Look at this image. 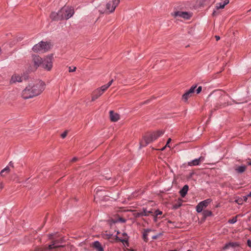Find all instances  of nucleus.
Returning <instances> with one entry per match:
<instances>
[{"label":"nucleus","mask_w":251,"mask_h":251,"mask_svg":"<svg viewBox=\"0 0 251 251\" xmlns=\"http://www.w3.org/2000/svg\"><path fill=\"white\" fill-rule=\"evenodd\" d=\"M45 86V83L41 79H31L22 91V97L26 100L38 96L44 91Z\"/></svg>","instance_id":"f257e3e1"},{"label":"nucleus","mask_w":251,"mask_h":251,"mask_svg":"<svg viewBox=\"0 0 251 251\" xmlns=\"http://www.w3.org/2000/svg\"><path fill=\"white\" fill-rule=\"evenodd\" d=\"M120 0H112L106 3L105 5V9L103 11H100V13H112L114 12L116 8L119 4Z\"/></svg>","instance_id":"f03ea898"},{"label":"nucleus","mask_w":251,"mask_h":251,"mask_svg":"<svg viewBox=\"0 0 251 251\" xmlns=\"http://www.w3.org/2000/svg\"><path fill=\"white\" fill-rule=\"evenodd\" d=\"M67 11L65 9H61L58 12H52L50 15V18L52 21L68 20L69 16H62V12H67Z\"/></svg>","instance_id":"7ed1b4c3"},{"label":"nucleus","mask_w":251,"mask_h":251,"mask_svg":"<svg viewBox=\"0 0 251 251\" xmlns=\"http://www.w3.org/2000/svg\"><path fill=\"white\" fill-rule=\"evenodd\" d=\"M52 54L47 56L44 60H43V63L41 64L42 68L48 71H50L52 67Z\"/></svg>","instance_id":"20e7f679"},{"label":"nucleus","mask_w":251,"mask_h":251,"mask_svg":"<svg viewBox=\"0 0 251 251\" xmlns=\"http://www.w3.org/2000/svg\"><path fill=\"white\" fill-rule=\"evenodd\" d=\"M41 45H42V46H46V47H45L46 48L45 49H46V50H50L51 48V47L52 46L51 43L50 42H45L41 41L40 43H39L38 44H37L33 46V47L32 48L33 50L35 52H37L42 51V48H41Z\"/></svg>","instance_id":"39448f33"},{"label":"nucleus","mask_w":251,"mask_h":251,"mask_svg":"<svg viewBox=\"0 0 251 251\" xmlns=\"http://www.w3.org/2000/svg\"><path fill=\"white\" fill-rule=\"evenodd\" d=\"M27 79L28 76L25 75L24 76H21L19 75L14 74L11 77L10 83L13 84L16 82H21Z\"/></svg>","instance_id":"423d86ee"},{"label":"nucleus","mask_w":251,"mask_h":251,"mask_svg":"<svg viewBox=\"0 0 251 251\" xmlns=\"http://www.w3.org/2000/svg\"><path fill=\"white\" fill-rule=\"evenodd\" d=\"M172 15L175 17H180L183 18L185 19H189L192 16V14L191 13H189L187 12H183V11H176L173 14H172Z\"/></svg>","instance_id":"0eeeda50"},{"label":"nucleus","mask_w":251,"mask_h":251,"mask_svg":"<svg viewBox=\"0 0 251 251\" xmlns=\"http://www.w3.org/2000/svg\"><path fill=\"white\" fill-rule=\"evenodd\" d=\"M197 87V85L192 86L190 89L186 92L182 96V99L185 102H186L188 99L192 97V94L194 93L195 90Z\"/></svg>","instance_id":"6e6552de"},{"label":"nucleus","mask_w":251,"mask_h":251,"mask_svg":"<svg viewBox=\"0 0 251 251\" xmlns=\"http://www.w3.org/2000/svg\"><path fill=\"white\" fill-rule=\"evenodd\" d=\"M211 201L210 199H207L200 202L196 206V210L198 213L201 212L204 207H206Z\"/></svg>","instance_id":"1a4fd4ad"},{"label":"nucleus","mask_w":251,"mask_h":251,"mask_svg":"<svg viewBox=\"0 0 251 251\" xmlns=\"http://www.w3.org/2000/svg\"><path fill=\"white\" fill-rule=\"evenodd\" d=\"M154 140L152 138V137L150 134L145 135L143 138V140L140 142V148L141 146H146L147 145L152 142Z\"/></svg>","instance_id":"9d476101"},{"label":"nucleus","mask_w":251,"mask_h":251,"mask_svg":"<svg viewBox=\"0 0 251 251\" xmlns=\"http://www.w3.org/2000/svg\"><path fill=\"white\" fill-rule=\"evenodd\" d=\"M32 61L34 63V66L35 67V69H37V68L41 65L43 63V60L41 57H40L39 55H33L32 56Z\"/></svg>","instance_id":"9b49d317"},{"label":"nucleus","mask_w":251,"mask_h":251,"mask_svg":"<svg viewBox=\"0 0 251 251\" xmlns=\"http://www.w3.org/2000/svg\"><path fill=\"white\" fill-rule=\"evenodd\" d=\"M235 172L237 174H242L244 173L247 169V166L242 165L241 166L235 165L233 167Z\"/></svg>","instance_id":"f8f14e48"},{"label":"nucleus","mask_w":251,"mask_h":251,"mask_svg":"<svg viewBox=\"0 0 251 251\" xmlns=\"http://www.w3.org/2000/svg\"><path fill=\"white\" fill-rule=\"evenodd\" d=\"M109 118L111 121L116 122L120 119V115L118 113H115L113 110L109 112Z\"/></svg>","instance_id":"ddd939ff"},{"label":"nucleus","mask_w":251,"mask_h":251,"mask_svg":"<svg viewBox=\"0 0 251 251\" xmlns=\"http://www.w3.org/2000/svg\"><path fill=\"white\" fill-rule=\"evenodd\" d=\"M61 9H65V10L67 11V12H62V16L67 17L69 16L68 19L71 18L73 15L74 14V10L73 8H71V7L64 6L62 7Z\"/></svg>","instance_id":"4468645a"},{"label":"nucleus","mask_w":251,"mask_h":251,"mask_svg":"<svg viewBox=\"0 0 251 251\" xmlns=\"http://www.w3.org/2000/svg\"><path fill=\"white\" fill-rule=\"evenodd\" d=\"M118 222L124 223L126 222V220L122 217H119L118 218H115L114 219H111L107 220V223L110 225L111 226L113 224H115Z\"/></svg>","instance_id":"2eb2a0df"},{"label":"nucleus","mask_w":251,"mask_h":251,"mask_svg":"<svg viewBox=\"0 0 251 251\" xmlns=\"http://www.w3.org/2000/svg\"><path fill=\"white\" fill-rule=\"evenodd\" d=\"M102 95V94L98 89H96L92 94L91 101H94Z\"/></svg>","instance_id":"dca6fc26"},{"label":"nucleus","mask_w":251,"mask_h":251,"mask_svg":"<svg viewBox=\"0 0 251 251\" xmlns=\"http://www.w3.org/2000/svg\"><path fill=\"white\" fill-rule=\"evenodd\" d=\"M93 247L97 250V251H104L100 243L98 241L93 243Z\"/></svg>","instance_id":"f3484780"},{"label":"nucleus","mask_w":251,"mask_h":251,"mask_svg":"<svg viewBox=\"0 0 251 251\" xmlns=\"http://www.w3.org/2000/svg\"><path fill=\"white\" fill-rule=\"evenodd\" d=\"M164 133V131L162 130H158L156 132H153L151 135L153 139L155 140L156 139H157L159 136H160L161 135H162Z\"/></svg>","instance_id":"a211bd4d"},{"label":"nucleus","mask_w":251,"mask_h":251,"mask_svg":"<svg viewBox=\"0 0 251 251\" xmlns=\"http://www.w3.org/2000/svg\"><path fill=\"white\" fill-rule=\"evenodd\" d=\"M189 187L187 185H185L180 190L179 193L182 197H184L187 193Z\"/></svg>","instance_id":"6ab92c4d"},{"label":"nucleus","mask_w":251,"mask_h":251,"mask_svg":"<svg viewBox=\"0 0 251 251\" xmlns=\"http://www.w3.org/2000/svg\"><path fill=\"white\" fill-rule=\"evenodd\" d=\"M239 244L237 242H229L227 244H226L225 246L223 248V250H226L229 247H231L232 248H235L236 247H238Z\"/></svg>","instance_id":"aec40b11"},{"label":"nucleus","mask_w":251,"mask_h":251,"mask_svg":"<svg viewBox=\"0 0 251 251\" xmlns=\"http://www.w3.org/2000/svg\"><path fill=\"white\" fill-rule=\"evenodd\" d=\"M102 191L101 187H98L95 190V194L94 195V201H95L97 198H100V195L99 193L102 192Z\"/></svg>","instance_id":"412c9836"},{"label":"nucleus","mask_w":251,"mask_h":251,"mask_svg":"<svg viewBox=\"0 0 251 251\" xmlns=\"http://www.w3.org/2000/svg\"><path fill=\"white\" fill-rule=\"evenodd\" d=\"M151 231L150 229H144L143 234V239L146 242H148V233Z\"/></svg>","instance_id":"4be33fe9"},{"label":"nucleus","mask_w":251,"mask_h":251,"mask_svg":"<svg viewBox=\"0 0 251 251\" xmlns=\"http://www.w3.org/2000/svg\"><path fill=\"white\" fill-rule=\"evenodd\" d=\"M182 200L181 199H178V200L173 204V208L175 209L178 208L182 205Z\"/></svg>","instance_id":"5701e85b"},{"label":"nucleus","mask_w":251,"mask_h":251,"mask_svg":"<svg viewBox=\"0 0 251 251\" xmlns=\"http://www.w3.org/2000/svg\"><path fill=\"white\" fill-rule=\"evenodd\" d=\"M55 245V242H51V244L49 245L48 247L45 248V250L48 251H53V249H55L54 245Z\"/></svg>","instance_id":"b1692460"},{"label":"nucleus","mask_w":251,"mask_h":251,"mask_svg":"<svg viewBox=\"0 0 251 251\" xmlns=\"http://www.w3.org/2000/svg\"><path fill=\"white\" fill-rule=\"evenodd\" d=\"M199 164L200 161L198 159H194L192 161L188 162V165L190 166L198 165Z\"/></svg>","instance_id":"393cba45"},{"label":"nucleus","mask_w":251,"mask_h":251,"mask_svg":"<svg viewBox=\"0 0 251 251\" xmlns=\"http://www.w3.org/2000/svg\"><path fill=\"white\" fill-rule=\"evenodd\" d=\"M109 87L107 86V85H104L102 86L101 87L97 88L102 94H103Z\"/></svg>","instance_id":"a878e982"},{"label":"nucleus","mask_w":251,"mask_h":251,"mask_svg":"<svg viewBox=\"0 0 251 251\" xmlns=\"http://www.w3.org/2000/svg\"><path fill=\"white\" fill-rule=\"evenodd\" d=\"M143 213V216H149L150 214H152L153 212L151 210L148 211L147 209H143V211H142Z\"/></svg>","instance_id":"bb28decb"},{"label":"nucleus","mask_w":251,"mask_h":251,"mask_svg":"<svg viewBox=\"0 0 251 251\" xmlns=\"http://www.w3.org/2000/svg\"><path fill=\"white\" fill-rule=\"evenodd\" d=\"M212 214V212L209 210H204L203 212V215L204 217L210 216Z\"/></svg>","instance_id":"cd10ccee"},{"label":"nucleus","mask_w":251,"mask_h":251,"mask_svg":"<svg viewBox=\"0 0 251 251\" xmlns=\"http://www.w3.org/2000/svg\"><path fill=\"white\" fill-rule=\"evenodd\" d=\"M237 216L233 217L232 219L228 220V223L230 224H234L237 222Z\"/></svg>","instance_id":"c85d7f7f"},{"label":"nucleus","mask_w":251,"mask_h":251,"mask_svg":"<svg viewBox=\"0 0 251 251\" xmlns=\"http://www.w3.org/2000/svg\"><path fill=\"white\" fill-rule=\"evenodd\" d=\"M134 215L135 217H136V218H138V217H140L143 216V213H142V211L135 212L134 213Z\"/></svg>","instance_id":"c756f323"},{"label":"nucleus","mask_w":251,"mask_h":251,"mask_svg":"<svg viewBox=\"0 0 251 251\" xmlns=\"http://www.w3.org/2000/svg\"><path fill=\"white\" fill-rule=\"evenodd\" d=\"M162 214V212L159 210H156L155 211V216L154 217V220L156 221L157 216L159 215H161Z\"/></svg>","instance_id":"7c9ffc66"},{"label":"nucleus","mask_w":251,"mask_h":251,"mask_svg":"<svg viewBox=\"0 0 251 251\" xmlns=\"http://www.w3.org/2000/svg\"><path fill=\"white\" fill-rule=\"evenodd\" d=\"M235 201L239 204H242L243 202V200L242 198H240L236 200Z\"/></svg>","instance_id":"2f4dec72"},{"label":"nucleus","mask_w":251,"mask_h":251,"mask_svg":"<svg viewBox=\"0 0 251 251\" xmlns=\"http://www.w3.org/2000/svg\"><path fill=\"white\" fill-rule=\"evenodd\" d=\"M112 234H108V233H104L103 234V237L105 238V239H109L110 238H111V236H112Z\"/></svg>","instance_id":"473e14b6"},{"label":"nucleus","mask_w":251,"mask_h":251,"mask_svg":"<svg viewBox=\"0 0 251 251\" xmlns=\"http://www.w3.org/2000/svg\"><path fill=\"white\" fill-rule=\"evenodd\" d=\"M64 239L63 238H61V239L60 240H52L51 242H55V245L58 244V243H62L64 242Z\"/></svg>","instance_id":"72a5a7b5"},{"label":"nucleus","mask_w":251,"mask_h":251,"mask_svg":"<svg viewBox=\"0 0 251 251\" xmlns=\"http://www.w3.org/2000/svg\"><path fill=\"white\" fill-rule=\"evenodd\" d=\"M225 5L223 4H222L221 3H218L216 5V9H223L225 7Z\"/></svg>","instance_id":"f704fd0d"},{"label":"nucleus","mask_w":251,"mask_h":251,"mask_svg":"<svg viewBox=\"0 0 251 251\" xmlns=\"http://www.w3.org/2000/svg\"><path fill=\"white\" fill-rule=\"evenodd\" d=\"M10 171V168L8 166L6 167L4 169L2 170V172H6L7 173H9Z\"/></svg>","instance_id":"c9c22d12"},{"label":"nucleus","mask_w":251,"mask_h":251,"mask_svg":"<svg viewBox=\"0 0 251 251\" xmlns=\"http://www.w3.org/2000/svg\"><path fill=\"white\" fill-rule=\"evenodd\" d=\"M68 131L67 130L65 131L63 133L61 134V136L62 138H64L67 135Z\"/></svg>","instance_id":"e433bc0d"},{"label":"nucleus","mask_w":251,"mask_h":251,"mask_svg":"<svg viewBox=\"0 0 251 251\" xmlns=\"http://www.w3.org/2000/svg\"><path fill=\"white\" fill-rule=\"evenodd\" d=\"M208 0H200V5L203 6L205 4V2Z\"/></svg>","instance_id":"4c0bfd02"},{"label":"nucleus","mask_w":251,"mask_h":251,"mask_svg":"<svg viewBox=\"0 0 251 251\" xmlns=\"http://www.w3.org/2000/svg\"><path fill=\"white\" fill-rule=\"evenodd\" d=\"M120 242H122L123 243H126L127 246H128V242L127 239H121L120 240Z\"/></svg>","instance_id":"58836bf2"},{"label":"nucleus","mask_w":251,"mask_h":251,"mask_svg":"<svg viewBox=\"0 0 251 251\" xmlns=\"http://www.w3.org/2000/svg\"><path fill=\"white\" fill-rule=\"evenodd\" d=\"M201 90H202V87L199 86L196 90L197 93L199 94L201 91Z\"/></svg>","instance_id":"ea45409f"},{"label":"nucleus","mask_w":251,"mask_h":251,"mask_svg":"<svg viewBox=\"0 0 251 251\" xmlns=\"http://www.w3.org/2000/svg\"><path fill=\"white\" fill-rule=\"evenodd\" d=\"M54 235V233H51V234H48V238L49 239L52 240V239H53Z\"/></svg>","instance_id":"a19ab883"},{"label":"nucleus","mask_w":251,"mask_h":251,"mask_svg":"<svg viewBox=\"0 0 251 251\" xmlns=\"http://www.w3.org/2000/svg\"><path fill=\"white\" fill-rule=\"evenodd\" d=\"M76 67H74L73 68V69H72L71 67H69V72H74L76 70Z\"/></svg>","instance_id":"79ce46f5"},{"label":"nucleus","mask_w":251,"mask_h":251,"mask_svg":"<svg viewBox=\"0 0 251 251\" xmlns=\"http://www.w3.org/2000/svg\"><path fill=\"white\" fill-rule=\"evenodd\" d=\"M65 246V245H54V248L55 249H57V248H64Z\"/></svg>","instance_id":"37998d69"},{"label":"nucleus","mask_w":251,"mask_h":251,"mask_svg":"<svg viewBox=\"0 0 251 251\" xmlns=\"http://www.w3.org/2000/svg\"><path fill=\"white\" fill-rule=\"evenodd\" d=\"M41 45V48H42V50H43L44 52H46V51H48L49 50H46V49H45L46 47V46H42V45Z\"/></svg>","instance_id":"c03bdc74"},{"label":"nucleus","mask_w":251,"mask_h":251,"mask_svg":"<svg viewBox=\"0 0 251 251\" xmlns=\"http://www.w3.org/2000/svg\"><path fill=\"white\" fill-rule=\"evenodd\" d=\"M171 138H169L168 139V141L167 142V143H166L165 146L167 147H170L169 144L171 142Z\"/></svg>","instance_id":"a18cd8bd"},{"label":"nucleus","mask_w":251,"mask_h":251,"mask_svg":"<svg viewBox=\"0 0 251 251\" xmlns=\"http://www.w3.org/2000/svg\"><path fill=\"white\" fill-rule=\"evenodd\" d=\"M113 82V80L112 79L111 80H110L106 85H107V86L108 87H109L110 86V85L112 84V82Z\"/></svg>","instance_id":"49530a36"},{"label":"nucleus","mask_w":251,"mask_h":251,"mask_svg":"<svg viewBox=\"0 0 251 251\" xmlns=\"http://www.w3.org/2000/svg\"><path fill=\"white\" fill-rule=\"evenodd\" d=\"M229 2V0H225L224 1V5L225 6H226V4H228Z\"/></svg>","instance_id":"de8ad7c7"},{"label":"nucleus","mask_w":251,"mask_h":251,"mask_svg":"<svg viewBox=\"0 0 251 251\" xmlns=\"http://www.w3.org/2000/svg\"><path fill=\"white\" fill-rule=\"evenodd\" d=\"M247 244L249 247H251V240H248L247 241Z\"/></svg>","instance_id":"09e8293b"},{"label":"nucleus","mask_w":251,"mask_h":251,"mask_svg":"<svg viewBox=\"0 0 251 251\" xmlns=\"http://www.w3.org/2000/svg\"><path fill=\"white\" fill-rule=\"evenodd\" d=\"M248 196H244V197H243V198H242V199H243V201H247V199H248Z\"/></svg>","instance_id":"8fccbe9b"},{"label":"nucleus","mask_w":251,"mask_h":251,"mask_svg":"<svg viewBox=\"0 0 251 251\" xmlns=\"http://www.w3.org/2000/svg\"><path fill=\"white\" fill-rule=\"evenodd\" d=\"M77 159H77V157H75L73 158V159H72L71 161L72 162H75V161H76L77 160Z\"/></svg>","instance_id":"3c124183"},{"label":"nucleus","mask_w":251,"mask_h":251,"mask_svg":"<svg viewBox=\"0 0 251 251\" xmlns=\"http://www.w3.org/2000/svg\"><path fill=\"white\" fill-rule=\"evenodd\" d=\"M215 37L217 41H219L220 39V37L219 36L216 35Z\"/></svg>","instance_id":"603ef678"},{"label":"nucleus","mask_w":251,"mask_h":251,"mask_svg":"<svg viewBox=\"0 0 251 251\" xmlns=\"http://www.w3.org/2000/svg\"><path fill=\"white\" fill-rule=\"evenodd\" d=\"M204 159V157H202V156H201L199 158H198V159L199 160V161L200 162L201 161H202Z\"/></svg>","instance_id":"864d4df0"},{"label":"nucleus","mask_w":251,"mask_h":251,"mask_svg":"<svg viewBox=\"0 0 251 251\" xmlns=\"http://www.w3.org/2000/svg\"><path fill=\"white\" fill-rule=\"evenodd\" d=\"M231 103H229L228 102H227V103H225L223 104L224 106H226L227 105H231Z\"/></svg>","instance_id":"5fc2aeb1"},{"label":"nucleus","mask_w":251,"mask_h":251,"mask_svg":"<svg viewBox=\"0 0 251 251\" xmlns=\"http://www.w3.org/2000/svg\"><path fill=\"white\" fill-rule=\"evenodd\" d=\"M217 15V12L216 11H214L212 13V16H214Z\"/></svg>","instance_id":"6e6d98bb"},{"label":"nucleus","mask_w":251,"mask_h":251,"mask_svg":"<svg viewBox=\"0 0 251 251\" xmlns=\"http://www.w3.org/2000/svg\"><path fill=\"white\" fill-rule=\"evenodd\" d=\"M3 185H2V183H0V189H3Z\"/></svg>","instance_id":"4d7b16f0"},{"label":"nucleus","mask_w":251,"mask_h":251,"mask_svg":"<svg viewBox=\"0 0 251 251\" xmlns=\"http://www.w3.org/2000/svg\"><path fill=\"white\" fill-rule=\"evenodd\" d=\"M116 240L120 241L121 239L119 238L117 236H116Z\"/></svg>","instance_id":"13d9d810"},{"label":"nucleus","mask_w":251,"mask_h":251,"mask_svg":"<svg viewBox=\"0 0 251 251\" xmlns=\"http://www.w3.org/2000/svg\"><path fill=\"white\" fill-rule=\"evenodd\" d=\"M247 164L248 165H251V161H248V162H247Z\"/></svg>","instance_id":"bf43d9fd"},{"label":"nucleus","mask_w":251,"mask_h":251,"mask_svg":"<svg viewBox=\"0 0 251 251\" xmlns=\"http://www.w3.org/2000/svg\"><path fill=\"white\" fill-rule=\"evenodd\" d=\"M166 148H167V147H166V146H165L163 148H162V149H161L160 150H161V151H164V150L166 149Z\"/></svg>","instance_id":"052dcab7"},{"label":"nucleus","mask_w":251,"mask_h":251,"mask_svg":"<svg viewBox=\"0 0 251 251\" xmlns=\"http://www.w3.org/2000/svg\"><path fill=\"white\" fill-rule=\"evenodd\" d=\"M232 101H233V102L234 103H235V104H239V103H240L237 102L236 101H235V100H232Z\"/></svg>","instance_id":"680f3d73"},{"label":"nucleus","mask_w":251,"mask_h":251,"mask_svg":"<svg viewBox=\"0 0 251 251\" xmlns=\"http://www.w3.org/2000/svg\"><path fill=\"white\" fill-rule=\"evenodd\" d=\"M4 172H2V170L0 172V176H3V173H4Z\"/></svg>","instance_id":"e2e57ef3"},{"label":"nucleus","mask_w":251,"mask_h":251,"mask_svg":"<svg viewBox=\"0 0 251 251\" xmlns=\"http://www.w3.org/2000/svg\"><path fill=\"white\" fill-rule=\"evenodd\" d=\"M4 172H2V170L0 172V176H3V173H4Z\"/></svg>","instance_id":"0e129e2a"},{"label":"nucleus","mask_w":251,"mask_h":251,"mask_svg":"<svg viewBox=\"0 0 251 251\" xmlns=\"http://www.w3.org/2000/svg\"><path fill=\"white\" fill-rule=\"evenodd\" d=\"M123 236H127V234H126V233H123Z\"/></svg>","instance_id":"69168bd1"},{"label":"nucleus","mask_w":251,"mask_h":251,"mask_svg":"<svg viewBox=\"0 0 251 251\" xmlns=\"http://www.w3.org/2000/svg\"><path fill=\"white\" fill-rule=\"evenodd\" d=\"M248 197H251V192L250 193L249 195H247Z\"/></svg>","instance_id":"338daca9"},{"label":"nucleus","mask_w":251,"mask_h":251,"mask_svg":"<svg viewBox=\"0 0 251 251\" xmlns=\"http://www.w3.org/2000/svg\"><path fill=\"white\" fill-rule=\"evenodd\" d=\"M101 196H103V197H106L107 196L105 195H104V194H102L101 195Z\"/></svg>","instance_id":"774afa93"}]
</instances>
